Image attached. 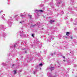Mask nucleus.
<instances>
[{"mask_svg": "<svg viewBox=\"0 0 77 77\" xmlns=\"http://www.w3.org/2000/svg\"><path fill=\"white\" fill-rule=\"evenodd\" d=\"M69 34H70V33L69 32H66V36H68V35Z\"/></svg>", "mask_w": 77, "mask_h": 77, "instance_id": "f257e3e1", "label": "nucleus"}, {"mask_svg": "<svg viewBox=\"0 0 77 77\" xmlns=\"http://www.w3.org/2000/svg\"><path fill=\"white\" fill-rule=\"evenodd\" d=\"M50 22L51 23H52L55 22V21L54 20H51L50 21Z\"/></svg>", "mask_w": 77, "mask_h": 77, "instance_id": "f03ea898", "label": "nucleus"}, {"mask_svg": "<svg viewBox=\"0 0 77 77\" xmlns=\"http://www.w3.org/2000/svg\"><path fill=\"white\" fill-rule=\"evenodd\" d=\"M35 12H37L38 13L39 12V10H36L35 11Z\"/></svg>", "mask_w": 77, "mask_h": 77, "instance_id": "7ed1b4c3", "label": "nucleus"}, {"mask_svg": "<svg viewBox=\"0 0 77 77\" xmlns=\"http://www.w3.org/2000/svg\"><path fill=\"white\" fill-rule=\"evenodd\" d=\"M39 12H43V11L42 10H39Z\"/></svg>", "mask_w": 77, "mask_h": 77, "instance_id": "20e7f679", "label": "nucleus"}, {"mask_svg": "<svg viewBox=\"0 0 77 77\" xmlns=\"http://www.w3.org/2000/svg\"><path fill=\"white\" fill-rule=\"evenodd\" d=\"M39 66H42L43 65V64H42V63H41L39 64Z\"/></svg>", "mask_w": 77, "mask_h": 77, "instance_id": "39448f33", "label": "nucleus"}, {"mask_svg": "<svg viewBox=\"0 0 77 77\" xmlns=\"http://www.w3.org/2000/svg\"><path fill=\"white\" fill-rule=\"evenodd\" d=\"M14 74H16V72H17V71L16 70H14Z\"/></svg>", "mask_w": 77, "mask_h": 77, "instance_id": "423d86ee", "label": "nucleus"}, {"mask_svg": "<svg viewBox=\"0 0 77 77\" xmlns=\"http://www.w3.org/2000/svg\"><path fill=\"white\" fill-rule=\"evenodd\" d=\"M32 37H34V34H32Z\"/></svg>", "mask_w": 77, "mask_h": 77, "instance_id": "0eeeda50", "label": "nucleus"}, {"mask_svg": "<svg viewBox=\"0 0 77 77\" xmlns=\"http://www.w3.org/2000/svg\"><path fill=\"white\" fill-rule=\"evenodd\" d=\"M28 16L30 17V18H32V15H29Z\"/></svg>", "mask_w": 77, "mask_h": 77, "instance_id": "6e6552de", "label": "nucleus"}, {"mask_svg": "<svg viewBox=\"0 0 77 77\" xmlns=\"http://www.w3.org/2000/svg\"><path fill=\"white\" fill-rule=\"evenodd\" d=\"M35 26H36V24H35L33 26V27H35Z\"/></svg>", "mask_w": 77, "mask_h": 77, "instance_id": "1a4fd4ad", "label": "nucleus"}, {"mask_svg": "<svg viewBox=\"0 0 77 77\" xmlns=\"http://www.w3.org/2000/svg\"><path fill=\"white\" fill-rule=\"evenodd\" d=\"M63 58H64V59H65V57L64 56H63Z\"/></svg>", "mask_w": 77, "mask_h": 77, "instance_id": "9d476101", "label": "nucleus"}, {"mask_svg": "<svg viewBox=\"0 0 77 77\" xmlns=\"http://www.w3.org/2000/svg\"><path fill=\"white\" fill-rule=\"evenodd\" d=\"M15 17H17V16H17V15H15Z\"/></svg>", "mask_w": 77, "mask_h": 77, "instance_id": "9b49d317", "label": "nucleus"}, {"mask_svg": "<svg viewBox=\"0 0 77 77\" xmlns=\"http://www.w3.org/2000/svg\"><path fill=\"white\" fill-rule=\"evenodd\" d=\"M71 39H72V37H71Z\"/></svg>", "mask_w": 77, "mask_h": 77, "instance_id": "f8f14e48", "label": "nucleus"}, {"mask_svg": "<svg viewBox=\"0 0 77 77\" xmlns=\"http://www.w3.org/2000/svg\"><path fill=\"white\" fill-rule=\"evenodd\" d=\"M14 66V64H13L12 65V66Z\"/></svg>", "mask_w": 77, "mask_h": 77, "instance_id": "ddd939ff", "label": "nucleus"}, {"mask_svg": "<svg viewBox=\"0 0 77 77\" xmlns=\"http://www.w3.org/2000/svg\"><path fill=\"white\" fill-rule=\"evenodd\" d=\"M51 68H54L53 67H51Z\"/></svg>", "mask_w": 77, "mask_h": 77, "instance_id": "4468645a", "label": "nucleus"}, {"mask_svg": "<svg viewBox=\"0 0 77 77\" xmlns=\"http://www.w3.org/2000/svg\"><path fill=\"white\" fill-rule=\"evenodd\" d=\"M63 61H64V62H65V60H63Z\"/></svg>", "mask_w": 77, "mask_h": 77, "instance_id": "2eb2a0df", "label": "nucleus"}, {"mask_svg": "<svg viewBox=\"0 0 77 77\" xmlns=\"http://www.w3.org/2000/svg\"><path fill=\"white\" fill-rule=\"evenodd\" d=\"M25 53H27V51H25Z\"/></svg>", "mask_w": 77, "mask_h": 77, "instance_id": "dca6fc26", "label": "nucleus"}, {"mask_svg": "<svg viewBox=\"0 0 77 77\" xmlns=\"http://www.w3.org/2000/svg\"><path fill=\"white\" fill-rule=\"evenodd\" d=\"M65 38H67L68 37H66Z\"/></svg>", "mask_w": 77, "mask_h": 77, "instance_id": "f3484780", "label": "nucleus"}, {"mask_svg": "<svg viewBox=\"0 0 77 77\" xmlns=\"http://www.w3.org/2000/svg\"><path fill=\"white\" fill-rule=\"evenodd\" d=\"M15 47V45H14V47Z\"/></svg>", "mask_w": 77, "mask_h": 77, "instance_id": "a211bd4d", "label": "nucleus"}, {"mask_svg": "<svg viewBox=\"0 0 77 77\" xmlns=\"http://www.w3.org/2000/svg\"><path fill=\"white\" fill-rule=\"evenodd\" d=\"M20 23H21V22H20Z\"/></svg>", "mask_w": 77, "mask_h": 77, "instance_id": "6ab92c4d", "label": "nucleus"}, {"mask_svg": "<svg viewBox=\"0 0 77 77\" xmlns=\"http://www.w3.org/2000/svg\"><path fill=\"white\" fill-rule=\"evenodd\" d=\"M40 52H41V53H42V52H41V51Z\"/></svg>", "mask_w": 77, "mask_h": 77, "instance_id": "aec40b11", "label": "nucleus"}, {"mask_svg": "<svg viewBox=\"0 0 77 77\" xmlns=\"http://www.w3.org/2000/svg\"><path fill=\"white\" fill-rule=\"evenodd\" d=\"M62 56H63L62 55Z\"/></svg>", "mask_w": 77, "mask_h": 77, "instance_id": "412c9836", "label": "nucleus"}]
</instances>
